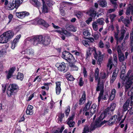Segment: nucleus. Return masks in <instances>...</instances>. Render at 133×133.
<instances>
[{"mask_svg":"<svg viewBox=\"0 0 133 133\" xmlns=\"http://www.w3.org/2000/svg\"><path fill=\"white\" fill-rule=\"evenodd\" d=\"M4 33L9 41L12 38L14 35V33L12 31L10 30L7 31Z\"/></svg>","mask_w":133,"mask_h":133,"instance_id":"18","label":"nucleus"},{"mask_svg":"<svg viewBox=\"0 0 133 133\" xmlns=\"http://www.w3.org/2000/svg\"><path fill=\"white\" fill-rule=\"evenodd\" d=\"M85 38L88 39L90 43V42L93 43L95 41L94 38L92 37H86Z\"/></svg>","mask_w":133,"mask_h":133,"instance_id":"60","label":"nucleus"},{"mask_svg":"<svg viewBox=\"0 0 133 133\" xmlns=\"http://www.w3.org/2000/svg\"><path fill=\"white\" fill-rule=\"evenodd\" d=\"M61 81H56L55 82L56 87H55V90L56 94L57 95H59L61 91Z\"/></svg>","mask_w":133,"mask_h":133,"instance_id":"13","label":"nucleus"},{"mask_svg":"<svg viewBox=\"0 0 133 133\" xmlns=\"http://www.w3.org/2000/svg\"><path fill=\"white\" fill-rule=\"evenodd\" d=\"M5 46L1 47V49L0 50V58L3 57L4 55L6 53V49L5 48Z\"/></svg>","mask_w":133,"mask_h":133,"instance_id":"34","label":"nucleus"},{"mask_svg":"<svg viewBox=\"0 0 133 133\" xmlns=\"http://www.w3.org/2000/svg\"><path fill=\"white\" fill-rule=\"evenodd\" d=\"M37 23L38 24L42 25L45 28H48L49 26V25L48 23L41 18H39L38 19Z\"/></svg>","mask_w":133,"mask_h":133,"instance_id":"16","label":"nucleus"},{"mask_svg":"<svg viewBox=\"0 0 133 133\" xmlns=\"http://www.w3.org/2000/svg\"><path fill=\"white\" fill-rule=\"evenodd\" d=\"M66 27L67 30L69 31L75 32L77 30V28L75 27L73 25L70 24H67Z\"/></svg>","mask_w":133,"mask_h":133,"instance_id":"22","label":"nucleus"},{"mask_svg":"<svg viewBox=\"0 0 133 133\" xmlns=\"http://www.w3.org/2000/svg\"><path fill=\"white\" fill-rule=\"evenodd\" d=\"M49 111V109L48 107H45L44 110L43 112L42 115L43 116L45 115L46 114L48 113Z\"/></svg>","mask_w":133,"mask_h":133,"instance_id":"51","label":"nucleus"},{"mask_svg":"<svg viewBox=\"0 0 133 133\" xmlns=\"http://www.w3.org/2000/svg\"><path fill=\"white\" fill-rule=\"evenodd\" d=\"M24 0H13L11 2H9L7 5L6 6L7 9L11 10H13L15 8L17 10L18 8L22 4Z\"/></svg>","mask_w":133,"mask_h":133,"instance_id":"2","label":"nucleus"},{"mask_svg":"<svg viewBox=\"0 0 133 133\" xmlns=\"http://www.w3.org/2000/svg\"><path fill=\"white\" fill-rule=\"evenodd\" d=\"M72 53H75V55L77 56H79L81 54V53L80 52H79L78 51H77L76 50H72L71 51Z\"/></svg>","mask_w":133,"mask_h":133,"instance_id":"53","label":"nucleus"},{"mask_svg":"<svg viewBox=\"0 0 133 133\" xmlns=\"http://www.w3.org/2000/svg\"><path fill=\"white\" fill-rule=\"evenodd\" d=\"M96 105L95 103H94L90 108V112L92 115L95 114L96 112Z\"/></svg>","mask_w":133,"mask_h":133,"instance_id":"32","label":"nucleus"},{"mask_svg":"<svg viewBox=\"0 0 133 133\" xmlns=\"http://www.w3.org/2000/svg\"><path fill=\"white\" fill-rule=\"evenodd\" d=\"M29 15V12L26 11H22L20 12H16V16L19 18H23L26 16H27Z\"/></svg>","mask_w":133,"mask_h":133,"instance_id":"12","label":"nucleus"},{"mask_svg":"<svg viewBox=\"0 0 133 133\" xmlns=\"http://www.w3.org/2000/svg\"><path fill=\"white\" fill-rule=\"evenodd\" d=\"M116 106V104L114 103H111L110 107H108L107 108L105 109L106 112L108 113V115L110 116L111 115L110 111L112 112H113V111L115 109Z\"/></svg>","mask_w":133,"mask_h":133,"instance_id":"10","label":"nucleus"},{"mask_svg":"<svg viewBox=\"0 0 133 133\" xmlns=\"http://www.w3.org/2000/svg\"><path fill=\"white\" fill-rule=\"evenodd\" d=\"M84 84V82L83 80V78L82 77H81L79 79V85L81 87Z\"/></svg>","mask_w":133,"mask_h":133,"instance_id":"50","label":"nucleus"},{"mask_svg":"<svg viewBox=\"0 0 133 133\" xmlns=\"http://www.w3.org/2000/svg\"><path fill=\"white\" fill-rule=\"evenodd\" d=\"M24 77L23 74L20 72L18 73L17 75V79L21 81H23Z\"/></svg>","mask_w":133,"mask_h":133,"instance_id":"37","label":"nucleus"},{"mask_svg":"<svg viewBox=\"0 0 133 133\" xmlns=\"http://www.w3.org/2000/svg\"><path fill=\"white\" fill-rule=\"evenodd\" d=\"M89 127L88 126H85L83 129V131L85 132L86 133H88L89 131Z\"/></svg>","mask_w":133,"mask_h":133,"instance_id":"56","label":"nucleus"},{"mask_svg":"<svg viewBox=\"0 0 133 133\" xmlns=\"http://www.w3.org/2000/svg\"><path fill=\"white\" fill-rule=\"evenodd\" d=\"M4 35L3 33L2 35L0 36V43H6L9 41Z\"/></svg>","mask_w":133,"mask_h":133,"instance_id":"27","label":"nucleus"},{"mask_svg":"<svg viewBox=\"0 0 133 133\" xmlns=\"http://www.w3.org/2000/svg\"><path fill=\"white\" fill-rule=\"evenodd\" d=\"M83 44L86 47L89 46L90 44L89 41L86 40H83L82 41Z\"/></svg>","mask_w":133,"mask_h":133,"instance_id":"44","label":"nucleus"},{"mask_svg":"<svg viewBox=\"0 0 133 133\" xmlns=\"http://www.w3.org/2000/svg\"><path fill=\"white\" fill-rule=\"evenodd\" d=\"M99 70L98 68H97L95 70V79L97 80V77L99 76Z\"/></svg>","mask_w":133,"mask_h":133,"instance_id":"43","label":"nucleus"},{"mask_svg":"<svg viewBox=\"0 0 133 133\" xmlns=\"http://www.w3.org/2000/svg\"><path fill=\"white\" fill-rule=\"evenodd\" d=\"M70 111V107L69 106H68L66 107V109L65 111V113L66 117L68 116Z\"/></svg>","mask_w":133,"mask_h":133,"instance_id":"42","label":"nucleus"},{"mask_svg":"<svg viewBox=\"0 0 133 133\" xmlns=\"http://www.w3.org/2000/svg\"><path fill=\"white\" fill-rule=\"evenodd\" d=\"M127 100H128V101L130 103V105L132 106L133 105V95L131 96L130 98H129Z\"/></svg>","mask_w":133,"mask_h":133,"instance_id":"48","label":"nucleus"},{"mask_svg":"<svg viewBox=\"0 0 133 133\" xmlns=\"http://www.w3.org/2000/svg\"><path fill=\"white\" fill-rule=\"evenodd\" d=\"M75 15L78 18L80 19L83 16V13L82 11H77L76 12Z\"/></svg>","mask_w":133,"mask_h":133,"instance_id":"40","label":"nucleus"},{"mask_svg":"<svg viewBox=\"0 0 133 133\" xmlns=\"http://www.w3.org/2000/svg\"><path fill=\"white\" fill-rule=\"evenodd\" d=\"M83 35L85 36H90V33L88 30H86L84 31L83 32Z\"/></svg>","mask_w":133,"mask_h":133,"instance_id":"59","label":"nucleus"},{"mask_svg":"<svg viewBox=\"0 0 133 133\" xmlns=\"http://www.w3.org/2000/svg\"><path fill=\"white\" fill-rule=\"evenodd\" d=\"M97 23L96 22H94L92 24V26L93 29L95 31H97L98 29V25H97Z\"/></svg>","mask_w":133,"mask_h":133,"instance_id":"47","label":"nucleus"},{"mask_svg":"<svg viewBox=\"0 0 133 133\" xmlns=\"http://www.w3.org/2000/svg\"><path fill=\"white\" fill-rule=\"evenodd\" d=\"M98 3L99 5L102 8L106 7L107 5V1L104 0H99L98 1Z\"/></svg>","mask_w":133,"mask_h":133,"instance_id":"31","label":"nucleus"},{"mask_svg":"<svg viewBox=\"0 0 133 133\" xmlns=\"http://www.w3.org/2000/svg\"><path fill=\"white\" fill-rule=\"evenodd\" d=\"M66 78L68 81H73L75 79L72 75H70L69 76L67 77Z\"/></svg>","mask_w":133,"mask_h":133,"instance_id":"54","label":"nucleus"},{"mask_svg":"<svg viewBox=\"0 0 133 133\" xmlns=\"http://www.w3.org/2000/svg\"><path fill=\"white\" fill-rule=\"evenodd\" d=\"M116 16V15L114 14H110L109 15V17L110 19L111 23L113 24V22L115 20V18Z\"/></svg>","mask_w":133,"mask_h":133,"instance_id":"35","label":"nucleus"},{"mask_svg":"<svg viewBox=\"0 0 133 133\" xmlns=\"http://www.w3.org/2000/svg\"><path fill=\"white\" fill-rule=\"evenodd\" d=\"M92 103V102L90 101H88L87 103L84 104V107L83 109V111H86L89 110Z\"/></svg>","mask_w":133,"mask_h":133,"instance_id":"26","label":"nucleus"},{"mask_svg":"<svg viewBox=\"0 0 133 133\" xmlns=\"http://www.w3.org/2000/svg\"><path fill=\"white\" fill-rule=\"evenodd\" d=\"M53 27L55 29H59L58 30H56L55 31L56 32H57L61 35L64 34L66 35V33L65 32V31L63 30L62 28H60L59 26H58L56 25H55L54 23H52ZM66 32L67 31H66Z\"/></svg>","mask_w":133,"mask_h":133,"instance_id":"15","label":"nucleus"},{"mask_svg":"<svg viewBox=\"0 0 133 133\" xmlns=\"http://www.w3.org/2000/svg\"><path fill=\"white\" fill-rule=\"evenodd\" d=\"M56 66L58 70L64 73L66 72L69 69L67 64L65 63L64 62L57 63Z\"/></svg>","mask_w":133,"mask_h":133,"instance_id":"4","label":"nucleus"},{"mask_svg":"<svg viewBox=\"0 0 133 133\" xmlns=\"http://www.w3.org/2000/svg\"><path fill=\"white\" fill-rule=\"evenodd\" d=\"M83 73L84 75V77L86 78L87 76V72L86 69L85 67L83 68Z\"/></svg>","mask_w":133,"mask_h":133,"instance_id":"55","label":"nucleus"},{"mask_svg":"<svg viewBox=\"0 0 133 133\" xmlns=\"http://www.w3.org/2000/svg\"><path fill=\"white\" fill-rule=\"evenodd\" d=\"M128 101V100H127L123 106V111H125L128 110V107L129 106L130 103Z\"/></svg>","mask_w":133,"mask_h":133,"instance_id":"38","label":"nucleus"},{"mask_svg":"<svg viewBox=\"0 0 133 133\" xmlns=\"http://www.w3.org/2000/svg\"><path fill=\"white\" fill-rule=\"evenodd\" d=\"M93 51H94L95 52L94 54V58L95 59L97 60L98 57L97 52L96 51V49L95 47L93 48L90 47L89 48V52L88 53V52H87V57H88L89 55H91L92 52Z\"/></svg>","mask_w":133,"mask_h":133,"instance_id":"9","label":"nucleus"},{"mask_svg":"<svg viewBox=\"0 0 133 133\" xmlns=\"http://www.w3.org/2000/svg\"><path fill=\"white\" fill-rule=\"evenodd\" d=\"M17 42H12L11 43V48L12 49H14L15 46V45Z\"/></svg>","mask_w":133,"mask_h":133,"instance_id":"63","label":"nucleus"},{"mask_svg":"<svg viewBox=\"0 0 133 133\" xmlns=\"http://www.w3.org/2000/svg\"><path fill=\"white\" fill-rule=\"evenodd\" d=\"M108 115V113L105 110L101 114L99 117L95 121L96 124H97L99 123L100 122L107 116Z\"/></svg>","mask_w":133,"mask_h":133,"instance_id":"8","label":"nucleus"},{"mask_svg":"<svg viewBox=\"0 0 133 133\" xmlns=\"http://www.w3.org/2000/svg\"><path fill=\"white\" fill-rule=\"evenodd\" d=\"M117 52L119 61L122 62L125 59V57L123 54L122 52L120 46L118 45L116 48Z\"/></svg>","mask_w":133,"mask_h":133,"instance_id":"7","label":"nucleus"},{"mask_svg":"<svg viewBox=\"0 0 133 133\" xmlns=\"http://www.w3.org/2000/svg\"><path fill=\"white\" fill-rule=\"evenodd\" d=\"M46 3L47 5L49 7H50L54 4V2L52 0H46Z\"/></svg>","mask_w":133,"mask_h":133,"instance_id":"45","label":"nucleus"},{"mask_svg":"<svg viewBox=\"0 0 133 133\" xmlns=\"http://www.w3.org/2000/svg\"><path fill=\"white\" fill-rule=\"evenodd\" d=\"M104 85L103 83H102L101 84H100V88L101 90H100L98 97V103H99L101 99H102V97H103L104 92V90H103L104 88Z\"/></svg>","mask_w":133,"mask_h":133,"instance_id":"14","label":"nucleus"},{"mask_svg":"<svg viewBox=\"0 0 133 133\" xmlns=\"http://www.w3.org/2000/svg\"><path fill=\"white\" fill-rule=\"evenodd\" d=\"M43 2V6L41 8L43 13H48L49 12L48 9L46 5L45 2L44 1Z\"/></svg>","mask_w":133,"mask_h":133,"instance_id":"29","label":"nucleus"},{"mask_svg":"<svg viewBox=\"0 0 133 133\" xmlns=\"http://www.w3.org/2000/svg\"><path fill=\"white\" fill-rule=\"evenodd\" d=\"M119 72V69L118 68H115L112 73V76L110 78V84H112L114 83L116 80Z\"/></svg>","mask_w":133,"mask_h":133,"instance_id":"6","label":"nucleus"},{"mask_svg":"<svg viewBox=\"0 0 133 133\" xmlns=\"http://www.w3.org/2000/svg\"><path fill=\"white\" fill-rule=\"evenodd\" d=\"M117 118V115H115L111 117L108 121L107 124L109 126H111L114 124Z\"/></svg>","mask_w":133,"mask_h":133,"instance_id":"19","label":"nucleus"},{"mask_svg":"<svg viewBox=\"0 0 133 133\" xmlns=\"http://www.w3.org/2000/svg\"><path fill=\"white\" fill-rule=\"evenodd\" d=\"M131 14H133V6H131L129 7L127 9L126 12L127 15L129 16L130 14L131 11Z\"/></svg>","mask_w":133,"mask_h":133,"instance_id":"36","label":"nucleus"},{"mask_svg":"<svg viewBox=\"0 0 133 133\" xmlns=\"http://www.w3.org/2000/svg\"><path fill=\"white\" fill-rule=\"evenodd\" d=\"M99 34V33L98 32H97L95 33L94 34L93 36L95 40H97L98 39L99 37L98 34Z\"/></svg>","mask_w":133,"mask_h":133,"instance_id":"58","label":"nucleus"},{"mask_svg":"<svg viewBox=\"0 0 133 133\" xmlns=\"http://www.w3.org/2000/svg\"><path fill=\"white\" fill-rule=\"evenodd\" d=\"M33 107L32 106L29 105L27 107L26 110V113L27 114L32 115L33 114Z\"/></svg>","mask_w":133,"mask_h":133,"instance_id":"23","label":"nucleus"},{"mask_svg":"<svg viewBox=\"0 0 133 133\" xmlns=\"http://www.w3.org/2000/svg\"><path fill=\"white\" fill-rule=\"evenodd\" d=\"M131 85L128 84H125V93L127 92L128 89L130 88Z\"/></svg>","mask_w":133,"mask_h":133,"instance_id":"57","label":"nucleus"},{"mask_svg":"<svg viewBox=\"0 0 133 133\" xmlns=\"http://www.w3.org/2000/svg\"><path fill=\"white\" fill-rule=\"evenodd\" d=\"M51 42L50 38L49 36H45L43 37L42 41L41 43L45 46H47L49 45Z\"/></svg>","mask_w":133,"mask_h":133,"instance_id":"11","label":"nucleus"},{"mask_svg":"<svg viewBox=\"0 0 133 133\" xmlns=\"http://www.w3.org/2000/svg\"><path fill=\"white\" fill-rule=\"evenodd\" d=\"M25 51H26L27 53L29 55L33 54L34 53V50L30 48H28L26 49Z\"/></svg>","mask_w":133,"mask_h":133,"instance_id":"46","label":"nucleus"},{"mask_svg":"<svg viewBox=\"0 0 133 133\" xmlns=\"http://www.w3.org/2000/svg\"><path fill=\"white\" fill-rule=\"evenodd\" d=\"M43 37L42 35L35 36L32 38L31 40L34 45H36L40 44L42 41Z\"/></svg>","mask_w":133,"mask_h":133,"instance_id":"5","label":"nucleus"},{"mask_svg":"<svg viewBox=\"0 0 133 133\" xmlns=\"http://www.w3.org/2000/svg\"><path fill=\"white\" fill-rule=\"evenodd\" d=\"M16 69V68L15 67H12L10 68L8 71V73L6 76V79H9L11 78L15 71Z\"/></svg>","mask_w":133,"mask_h":133,"instance_id":"20","label":"nucleus"},{"mask_svg":"<svg viewBox=\"0 0 133 133\" xmlns=\"http://www.w3.org/2000/svg\"><path fill=\"white\" fill-rule=\"evenodd\" d=\"M104 20L103 18H98L96 22L97 23V24H99L100 25H103L104 23Z\"/></svg>","mask_w":133,"mask_h":133,"instance_id":"41","label":"nucleus"},{"mask_svg":"<svg viewBox=\"0 0 133 133\" xmlns=\"http://www.w3.org/2000/svg\"><path fill=\"white\" fill-rule=\"evenodd\" d=\"M120 78L124 81H125L126 79V77L124 76V75L123 74H120Z\"/></svg>","mask_w":133,"mask_h":133,"instance_id":"64","label":"nucleus"},{"mask_svg":"<svg viewBox=\"0 0 133 133\" xmlns=\"http://www.w3.org/2000/svg\"><path fill=\"white\" fill-rule=\"evenodd\" d=\"M58 118V121H60V122H62L63 118L64 117V114L62 112H61L58 113L57 115Z\"/></svg>","mask_w":133,"mask_h":133,"instance_id":"33","label":"nucleus"},{"mask_svg":"<svg viewBox=\"0 0 133 133\" xmlns=\"http://www.w3.org/2000/svg\"><path fill=\"white\" fill-rule=\"evenodd\" d=\"M2 92L3 93H4L5 92L6 89V85L3 84L2 85Z\"/></svg>","mask_w":133,"mask_h":133,"instance_id":"61","label":"nucleus"},{"mask_svg":"<svg viewBox=\"0 0 133 133\" xmlns=\"http://www.w3.org/2000/svg\"><path fill=\"white\" fill-rule=\"evenodd\" d=\"M113 63L111 58H109L108 59V63L107 64V67H109V70H110L112 68Z\"/></svg>","mask_w":133,"mask_h":133,"instance_id":"39","label":"nucleus"},{"mask_svg":"<svg viewBox=\"0 0 133 133\" xmlns=\"http://www.w3.org/2000/svg\"><path fill=\"white\" fill-rule=\"evenodd\" d=\"M76 62L75 59L73 61H71V62L69 63V66L71 67L73 70L75 71H77L78 70V68L75 65V63Z\"/></svg>","mask_w":133,"mask_h":133,"instance_id":"28","label":"nucleus"},{"mask_svg":"<svg viewBox=\"0 0 133 133\" xmlns=\"http://www.w3.org/2000/svg\"><path fill=\"white\" fill-rule=\"evenodd\" d=\"M97 54L98 58L97 61V63L99 65H101L103 61V55H102L101 52L100 51H97Z\"/></svg>","mask_w":133,"mask_h":133,"instance_id":"17","label":"nucleus"},{"mask_svg":"<svg viewBox=\"0 0 133 133\" xmlns=\"http://www.w3.org/2000/svg\"><path fill=\"white\" fill-rule=\"evenodd\" d=\"M21 36V35L19 34L17 35L15 38L14 39L13 42H18L19 41V39L20 38Z\"/></svg>","mask_w":133,"mask_h":133,"instance_id":"52","label":"nucleus"},{"mask_svg":"<svg viewBox=\"0 0 133 133\" xmlns=\"http://www.w3.org/2000/svg\"><path fill=\"white\" fill-rule=\"evenodd\" d=\"M86 97L85 92V91L83 92V94L81 97L79 101V104L81 105L83 104L85 102L86 100Z\"/></svg>","mask_w":133,"mask_h":133,"instance_id":"21","label":"nucleus"},{"mask_svg":"<svg viewBox=\"0 0 133 133\" xmlns=\"http://www.w3.org/2000/svg\"><path fill=\"white\" fill-rule=\"evenodd\" d=\"M62 57L69 63L71 62V61H73L75 59L72 54L66 50L62 53Z\"/></svg>","mask_w":133,"mask_h":133,"instance_id":"3","label":"nucleus"},{"mask_svg":"<svg viewBox=\"0 0 133 133\" xmlns=\"http://www.w3.org/2000/svg\"><path fill=\"white\" fill-rule=\"evenodd\" d=\"M75 124V122H69L68 121L67 124L68 125L69 127H74Z\"/></svg>","mask_w":133,"mask_h":133,"instance_id":"49","label":"nucleus"},{"mask_svg":"<svg viewBox=\"0 0 133 133\" xmlns=\"http://www.w3.org/2000/svg\"><path fill=\"white\" fill-rule=\"evenodd\" d=\"M119 34V33L114 32V37L117 41L119 40V38L118 36Z\"/></svg>","mask_w":133,"mask_h":133,"instance_id":"62","label":"nucleus"},{"mask_svg":"<svg viewBox=\"0 0 133 133\" xmlns=\"http://www.w3.org/2000/svg\"><path fill=\"white\" fill-rule=\"evenodd\" d=\"M87 13L90 16L94 18H95L96 15V11L93 8L87 11Z\"/></svg>","mask_w":133,"mask_h":133,"instance_id":"24","label":"nucleus"},{"mask_svg":"<svg viewBox=\"0 0 133 133\" xmlns=\"http://www.w3.org/2000/svg\"><path fill=\"white\" fill-rule=\"evenodd\" d=\"M120 32L121 36L119 38V41H120L124 39V34L126 33V31L124 29L123 27L122 28H121Z\"/></svg>","mask_w":133,"mask_h":133,"instance_id":"30","label":"nucleus"},{"mask_svg":"<svg viewBox=\"0 0 133 133\" xmlns=\"http://www.w3.org/2000/svg\"><path fill=\"white\" fill-rule=\"evenodd\" d=\"M31 1L33 5L39 9L42 6L41 3L38 1V0H31Z\"/></svg>","mask_w":133,"mask_h":133,"instance_id":"25","label":"nucleus"},{"mask_svg":"<svg viewBox=\"0 0 133 133\" xmlns=\"http://www.w3.org/2000/svg\"><path fill=\"white\" fill-rule=\"evenodd\" d=\"M19 90L18 85L15 83L10 84L7 89V94L9 97L15 95Z\"/></svg>","mask_w":133,"mask_h":133,"instance_id":"1","label":"nucleus"}]
</instances>
